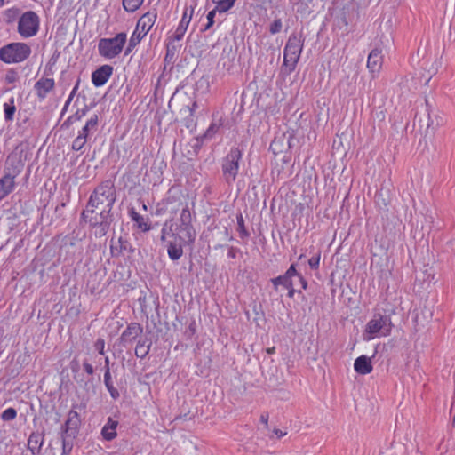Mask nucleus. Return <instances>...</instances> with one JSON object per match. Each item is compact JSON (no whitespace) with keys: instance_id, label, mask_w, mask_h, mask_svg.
I'll return each instance as SVG.
<instances>
[{"instance_id":"obj_34","label":"nucleus","mask_w":455,"mask_h":455,"mask_svg":"<svg viewBox=\"0 0 455 455\" xmlns=\"http://www.w3.org/2000/svg\"><path fill=\"white\" fill-rule=\"evenodd\" d=\"M87 140L84 137L77 135V137L72 142V149L75 151L81 150L85 145Z\"/></svg>"},{"instance_id":"obj_2","label":"nucleus","mask_w":455,"mask_h":455,"mask_svg":"<svg viewBox=\"0 0 455 455\" xmlns=\"http://www.w3.org/2000/svg\"><path fill=\"white\" fill-rule=\"evenodd\" d=\"M110 212L111 209H98L86 206L81 217L94 228V234L97 237H102L108 233L113 220Z\"/></svg>"},{"instance_id":"obj_9","label":"nucleus","mask_w":455,"mask_h":455,"mask_svg":"<svg viewBox=\"0 0 455 455\" xmlns=\"http://www.w3.org/2000/svg\"><path fill=\"white\" fill-rule=\"evenodd\" d=\"M242 158V151L238 148H232L229 153L223 158L222 173L225 181L232 184L239 172V162Z\"/></svg>"},{"instance_id":"obj_18","label":"nucleus","mask_w":455,"mask_h":455,"mask_svg":"<svg viewBox=\"0 0 455 455\" xmlns=\"http://www.w3.org/2000/svg\"><path fill=\"white\" fill-rule=\"evenodd\" d=\"M83 368L85 371V373L88 375L87 378L84 377V376H78V377H76V382L81 386L83 387L84 389H86L87 391L90 390L91 387H93V373H94V368L93 366L88 362V361H84L83 363Z\"/></svg>"},{"instance_id":"obj_36","label":"nucleus","mask_w":455,"mask_h":455,"mask_svg":"<svg viewBox=\"0 0 455 455\" xmlns=\"http://www.w3.org/2000/svg\"><path fill=\"white\" fill-rule=\"evenodd\" d=\"M439 66H440V63L437 60H435L432 64L431 68L427 70V76H426L425 82H424L425 84H427L428 82L430 81L431 77L437 72Z\"/></svg>"},{"instance_id":"obj_32","label":"nucleus","mask_w":455,"mask_h":455,"mask_svg":"<svg viewBox=\"0 0 455 455\" xmlns=\"http://www.w3.org/2000/svg\"><path fill=\"white\" fill-rule=\"evenodd\" d=\"M236 0H212L217 4L218 12L222 13L231 9Z\"/></svg>"},{"instance_id":"obj_21","label":"nucleus","mask_w":455,"mask_h":455,"mask_svg":"<svg viewBox=\"0 0 455 455\" xmlns=\"http://www.w3.org/2000/svg\"><path fill=\"white\" fill-rule=\"evenodd\" d=\"M355 371L359 374H369L372 371L371 358L366 355L357 357L354 363Z\"/></svg>"},{"instance_id":"obj_50","label":"nucleus","mask_w":455,"mask_h":455,"mask_svg":"<svg viewBox=\"0 0 455 455\" xmlns=\"http://www.w3.org/2000/svg\"><path fill=\"white\" fill-rule=\"evenodd\" d=\"M105 368H106V370L108 368H109V359H108V357L105 358Z\"/></svg>"},{"instance_id":"obj_45","label":"nucleus","mask_w":455,"mask_h":455,"mask_svg":"<svg viewBox=\"0 0 455 455\" xmlns=\"http://www.w3.org/2000/svg\"><path fill=\"white\" fill-rule=\"evenodd\" d=\"M295 277H298V279H299V283H300V284H301V287H302L304 290H305V289H307V281L304 279V277H303L301 275H299V273H298V275H296Z\"/></svg>"},{"instance_id":"obj_7","label":"nucleus","mask_w":455,"mask_h":455,"mask_svg":"<svg viewBox=\"0 0 455 455\" xmlns=\"http://www.w3.org/2000/svg\"><path fill=\"white\" fill-rule=\"evenodd\" d=\"M302 50L303 40L301 36L291 35L283 50V66L288 68L290 73L295 69Z\"/></svg>"},{"instance_id":"obj_25","label":"nucleus","mask_w":455,"mask_h":455,"mask_svg":"<svg viewBox=\"0 0 455 455\" xmlns=\"http://www.w3.org/2000/svg\"><path fill=\"white\" fill-rule=\"evenodd\" d=\"M99 124V117L97 115L92 116L86 122L85 125L79 131L78 135L84 137L85 140L88 139L91 132L96 131Z\"/></svg>"},{"instance_id":"obj_37","label":"nucleus","mask_w":455,"mask_h":455,"mask_svg":"<svg viewBox=\"0 0 455 455\" xmlns=\"http://www.w3.org/2000/svg\"><path fill=\"white\" fill-rule=\"evenodd\" d=\"M237 225H238V232L241 237H246L249 235V233L245 229L244 221L243 216L240 214L237 216Z\"/></svg>"},{"instance_id":"obj_56","label":"nucleus","mask_w":455,"mask_h":455,"mask_svg":"<svg viewBox=\"0 0 455 455\" xmlns=\"http://www.w3.org/2000/svg\"><path fill=\"white\" fill-rule=\"evenodd\" d=\"M171 212H174V209L173 208H170L169 210Z\"/></svg>"},{"instance_id":"obj_1","label":"nucleus","mask_w":455,"mask_h":455,"mask_svg":"<svg viewBox=\"0 0 455 455\" xmlns=\"http://www.w3.org/2000/svg\"><path fill=\"white\" fill-rule=\"evenodd\" d=\"M84 408V403L72 405V408L68 414V419L61 427V455H69L72 451L74 440L77 436L79 426L81 424V419L77 410H83Z\"/></svg>"},{"instance_id":"obj_52","label":"nucleus","mask_w":455,"mask_h":455,"mask_svg":"<svg viewBox=\"0 0 455 455\" xmlns=\"http://www.w3.org/2000/svg\"><path fill=\"white\" fill-rule=\"evenodd\" d=\"M197 108V104L196 102H194L193 105H192V109L191 111H193L194 109H196Z\"/></svg>"},{"instance_id":"obj_10","label":"nucleus","mask_w":455,"mask_h":455,"mask_svg":"<svg viewBox=\"0 0 455 455\" xmlns=\"http://www.w3.org/2000/svg\"><path fill=\"white\" fill-rule=\"evenodd\" d=\"M39 27V16L33 11H27L18 20L17 31L22 38H29L38 33Z\"/></svg>"},{"instance_id":"obj_29","label":"nucleus","mask_w":455,"mask_h":455,"mask_svg":"<svg viewBox=\"0 0 455 455\" xmlns=\"http://www.w3.org/2000/svg\"><path fill=\"white\" fill-rule=\"evenodd\" d=\"M104 384H105L108 391L109 392L111 397L114 399H116L119 396V392L113 385L109 368H108L107 371H105Z\"/></svg>"},{"instance_id":"obj_31","label":"nucleus","mask_w":455,"mask_h":455,"mask_svg":"<svg viewBox=\"0 0 455 455\" xmlns=\"http://www.w3.org/2000/svg\"><path fill=\"white\" fill-rule=\"evenodd\" d=\"M144 3V0H123V7L127 12H134Z\"/></svg>"},{"instance_id":"obj_55","label":"nucleus","mask_w":455,"mask_h":455,"mask_svg":"<svg viewBox=\"0 0 455 455\" xmlns=\"http://www.w3.org/2000/svg\"><path fill=\"white\" fill-rule=\"evenodd\" d=\"M452 425L455 427V416L453 417V419H452Z\"/></svg>"},{"instance_id":"obj_17","label":"nucleus","mask_w":455,"mask_h":455,"mask_svg":"<svg viewBox=\"0 0 455 455\" xmlns=\"http://www.w3.org/2000/svg\"><path fill=\"white\" fill-rule=\"evenodd\" d=\"M382 60L383 56L380 50L375 48L369 53L367 68L373 76L378 74L381 69Z\"/></svg>"},{"instance_id":"obj_46","label":"nucleus","mask_w":455,"mask_h":455,"mask_svg":"<svg viewBox=\"0 0 455 455\" xmlns=\"http://www.w3.org/2000/svg\"><path fill=\"white\" fill-rule=\"evenodd\" d=\"M260 421L267 427L268 424V414L264 413L260 416Z\"/></svg>"},{"instance_id":"obj_40","label":"nucleus","mask_w":455,"mask_h":455,"mask_svg":"<svg viewBox=\"0 0 455 455\" xmlns=\"http://www.w3.org/2000/svg\"><path fill=\"white\" fill-rule=\"evenodd\" d=\"M217 12H218V10H217V6H216L213 10H212L211 12H208V14H207L208 22L204 28V30L209 29L213 25L214 17H215V14Z\"/></svg>"},{"instance_id":"obj_47","label":"nucleus","mask_w":455,"mask_h":455,"mask_svg":"<svg viewBox=\"0 0 455 455\" xmlns=\"http://www.w3.org/2000/svg\"><path fill=\"white\" fill-rule=\"evenodd\" d=\"M288 290V297L289 298H293L295 292H296V290L293 288V285H291V288H286Z\"/></svg>"},{"instance_id":"obj_23","label":"nucleus","mask_w":455,"mask_h":455,"mask_svg":"<svg viewBox=\"0 0 455 455\" xmlns=\"http://www.w3.org/2000/svg\"><path fill=\"white\" fill-rule=\"evenodd\" d=\"M183 244H185L183 242H180L176 238L174 241L168 242L167 253L172 260L175 261L181 258L183 255Z\"/></svg>"},{"instance_id":"obj_35","label":"nucleus","mask_w":455,"mask_h":455,"mask_svg":"<svg viewBox=\"0 0 455 455\" xmlns=\"http://www.w3.org/2000/svg\"><path fill=\"white\" fill-rule=\"evenodd\" d=\"M87 111V108L78 109L74 115L68 118V121L70 123L80 121L86 115Z\"/></svg>"},{"instance_id":"obj_22","label":"nucleus","mask_w":455,"mask_h":455,"mask_svg":"<svg viewBox=\"0 0 455 455\" xmlns=\"http://www.w3.org/2000/svg\"><path fill=\"white\" fill-rule=\"evenodd\" d=\"M221 125L222 124L220 120L218 122H212L202 136L196 137L195 139L194 146L199 148L202 145L203 140L212 139L214 135L220 131Z\"/></svg>"},{"instance_id":"obj_51","label":"nucleus","mask_w":455,"mask_h":455,"mask_svg":"<svg viewBox=\"0 0 455 455\" xmlns=\"http://www.w3.org/2000/svg\"><path fill=\"white\" fill-rule=\"evenodd\" d=\"M275 347H269V348H267V352L268 354H273V353H275Z\"/></svg>"},{"instance_id":"obj_33","label":"nucleus","mask_w":455,"mask_h":455,"mask_svg":"<svg viewBox=\"0 0 455 455\" xmlns=\"http://www.w3.org/2000/svg\"><path fill=\"white\" fill-rule=\"evenodd\" d=\"M17 416V411L14 408H8L1 413V419L4 421L13 420Z\"/></svg>"},{"instance_id":"obj_28","label":"nucleus","mask_w":455,"mask_h":455,"mask_svg":"<svg viewBox=\"0 0 455 455\" xmlns=\"http://www.w3.org/2000/svg\"><path fill=\"white\" fill-rule=\"evenodd\" d=\"M4 119L6 122H12L16 112L14 98L12 97L4 104Z\"/></svg>"},{"instance_id":"obj_24","label":"nucleus","mask_w":455,"mask_h":455,"mask_svg":"<svg viewBox=\"0 0 455 455\" xmlns=\"http://www.w3.org/2000/svg\"><path fill=\"white\" fill-rule=\"evenodd\" d=\"M118 422L116 420L112 419L111 418L108 419V422L101 429V435L103 438L107 441H112L116 436V427Z\"/></svg>"},{"instance_id":"obj_14","label":"nucleus","mask_w":455,"mask_h":455,"mask_svg":"<svg viewBox=\"0 0 455 455\" xmlns=\"http://www.w3.org/2000/svg\"><path fill=\"white\" fill-rule=\"evenodd\" d=\"M296 275H298V272L295 268V266L292 264L283 275L273 278L271 282L275 289H277L279 285L284 287L285 289L291 288V285H293L292 278Z\"/></svg>"},{"instance_id":"obj_16","label":"nucleus","mask_w":455,"mask_h":455,"mask_svg":"<svg viewBox=\"0 0 455 455\" xmlns=\"http://www.w3.org/2000/svg\"><path fill=\"white\" fill-rule=\"evenodd\" d=\"M17 173L13 172H6L0 179V200L6 197L9 194H11L15 188V177Z\"/></svg>"},{"instance_id":"obj_54","label":"nucleus","mask_w":455,"mask_h":455,"mask_svg":"<svg viewBox=\"0 0 455 455\" xmlns=\"http://www.w3.org/2000/svg\"><path fill=\"white\" fill-rule=\"evenodd\" d=\"M4 4V0H0V7H2Z\"/></svg>"},{"instance_id":"obj_44","label":"nucleus","mask_w":455,"mask_h":455,"mask_svg":"<svg viewBox=\"0 0 455 455\" xmlns=\"http://www.w3.org/2000/svg\"><path fill=\"white\" fill-rule=\"evenodd\" d=\"M139 44H132V37L129 39L128 46L125 49V55H128Z\"/></svg>"},{"instance_id":"obj_42","label":"nucleus","mask_w":455,"mask_h":455,"mask_svg":"<svg viewBox=\"0 0 455 455\" xmlns=\"http://www.w3.org/2000/svg\"><path fill=\"white\" fill-rule=\"evenodd\" d=\"M319 263H320V252H318L316 256L312 257L308 260V264H309L310 267L313 269L318 268Z\"/></svg>"},{"instance_id":"obj_39","label":"nucleus","mask_w":455,"mask_h":455,"mask_svg":"<svg viewBox=\"0 0 455 455\" xmlns=\"http://www.w3.org/2000/svg\"><path fill=\"white\" fill-rule=\"evenodd\" d=\"M18 77L17 71L11 69L5 75V82L7 84H14L18 80Z\"/></svg>"},{"instance_id":"obj_4","label":"nucleus","mask_w":455,"mask_h":455,"mask_svg":"<svg viewBox=\"0 0 455 455\" xmlns=\"http://www.w3.org/2000/svg\"><path fill=\"white\" fill-rule=\"evenodd\" d=\"M31 54V48L26 43H11L0 49V60L4 63H20Z\"/></svg>"},{"instance_id":"obj_41","label":"nucleus","mask_w":455,"mask_h":455,"mask_svg":"<svg viewBox=\"0 0 455 455\" xmlns=\"http://www.w3.org/2000/svg\"><path fill=\"white\" fill-rule=\"evenodd\" d=\"M78 86H79V81L76 83V84L75 85V87L73 88V90L71 91L68 98L67 99L66 102H65V105H64V108H63V111H66L68 107L69 106V104L71 103L74 96L76 95V92H77V89H78Z\"/></svg>"},{"instance_id":"obj_8","label":"nucleus","mask_w":455,"mask_h":455,"mask_svg":"<svg viewBox=\"0 0 455 455\" xmlns=\"http://www.w3.org/2000/svg\"><path fill=\"white\" fill-rule=\"evenodd\" d=\"M391 320L387 315H376L367 323L364 333V340H371L377 336H387L391 331Z\"/></svg>"},{"instance_id":"obj_43","label":"nucleus","mask_w":455,"mask_h":455,"mask_svg":"<svg viewBox=\"0 0 455 455\" xmlns=\"http://www.w3.org/2000/svg\"><path fill=\"white\" fill-rule=\"evenodd\" d=\"M94 347L100 355H104L105 342L102 339H98L94 344Z\"/></svg>"},{"instance_id":"obj_27","label":"nucleus","mask_w":455,"mask_h":455,"mask_svg":"<svg viewBox=\"0 0 455 455\" xmlns=\"http://www.w3.org/2000/svg\"><path fill=\"white\" fill-rule=\"evenodd\" d=\"M174 222L172 219L167 220L161 229V241L166 242L169 236L176 238V232L173 230Z\"/></svg>"},{"instance_id":"obj_6","label":"nucleus","mask_w":455,"mask_h":455,"mask_svg":"<svg viewBox=\"0 0 455 455\" xmlns=\"http://www.w3.org/2000/svg\"><path fill=\"white\" fill-rule=\"evenodd\" d=\"M174 225H176V239L188 244L194 243L196 234L191 224V213L188 206L182 205L180 218Z\"/></svg>"},{"instance_id":"obj_53","label":"nucleus","mask_w":455,"mask_h":455,"mask_svg":"<svg viewBox=\"0 0 455 455\" xmlns=\"http://www.w3.org/2000/svg\"><path fill=\"white\" fill-rule=\"evenodd\" d=\"M7 12H8V13H10V12H13V13H15V12H16V10H14V9H9V10H7Z\"/></svg>"},{"instance_id":"obj_38","label":"nucleus","mask_w":455,"mask_h":455,"mask_svg":"<svg viewBox=\"0 0 455 455\" xmlns=\"http://www.w3.org/2000/svg\"><path fill=\"white\" fill-rule=\"evenodd\" d=\"M282 28H283V23H282L281 19H276L273 21V23H271L270 28H269V32L272 35H275L282 30Z\"/></svg>"},{"instance_id":"obj_30","label":"nucleus","mask_w":455,"mask_h":455,"mask_svg":"<svg viewBox=\"0 0 455 455\" xmlns=\"http://www.w3.org/2000/svg\"><path fill=\"white\" fill-rule=\"evenodd\" d=\"M151 342L140 340L135 347V355L137 357L144 358L150 350Z\"/></svg>"},{"instance_id":"obj_19","label":"nucleus","mask_w":455,"mask_h":455,"mask_svg":"<svg viewBox=\"0 0 455 455\" xmlns=\"http://www.w3.org/2000/svg\"><path fill=\"white\" fill-rule=\"evenodd\" d=\"M55 82L52 78H40L35 84V90L39 99H44L47 94L54 88Z\"/></svg>"},{"instance_id":"obj_13","label":"nucleus","mask_w":455,"mask_h":455,"mask_svg":"<svg viewBox=\"0 0 455 455\" xmlns=\"http://www.w3.org/2000/svg\"><path fill=\"white\" fill-rule=\"evenodd\" d=\"M113 74V68L103 65L92 74V82L96 87L104 85Z\"/></svg>"},{"instance_id":"obj_5","label":"nucleus","mask_w":455,"mask_h":455,"mask_svg":"<svg viewBox=\"0 0 455 455\" xmlns=\"http://www.w3.org/2000/svg\"><path fill=\"white\" fill-rule=\"evenodd\" d=\"M127 41V35L120 32L111 38H101L98 44L99 54L106 59H114L123 51Z\"/></svg>"},{"instance_id":"obj_49","label":"nucleus","mask_w":455,"mask_h":455,"mask_svg":"<svg viewBox=\"0 0 455 455\" xmlns=\"http://www.w3.org/2000/svg\"><path fill=\"white\" fill-rule=\"evenodd\" d=\"M228 256L231 259H235V249L234 248H230L229 251H228Z\"/></svg>"},{"instance_id":"obj_20","label":"nucleus","mask_w":455,"mask_h":455,"mask_svg":"<svg viewBox=\"0 0 455 455\" xmlns=\"http://www.w3.org/2000/svg\"><path fill=\"white\" fill-rule=\"evenodd\" d=\"M44 435L38 432H33L28 439V449L32 455H39L44 444Z\"/></svg>"},{"instance_id":"obj_3","label":"nucleus","mask_w":455,"mask_h":455,"mask_svg":"<svg viewBox=\"0 0 455 455\" xmlns=\"http://www.w3.org/2000/svg\"><path fill=\"white\" fill-rule=\"evenodd\" d=\"M116 199V188L110 180L102 181L98 185L92 195L86 206L98 209H111Z\"/></svg>"},{"instance_id":"obj_12","label":"nucleus","mask_w":455,"mask_h":455,"mask_svg":"<svg viewBox=\"0 0 455 455\" xmlns=\"http://www.w3.org/2000/svg\"><path fill=\"white\" fill-rule=\"evenodd\" d=\"M188 8H186L183 12V15H182L181 20L180 21L179 26L175 29L172 36H171L169 37L168 51L170 50L171 43L175 42V41H180L183 38V36L187 31L188 26L191 20L193 9H191L189 14L188 13Z\"/></svg>"},{"instance_id":"obj_15","label":"nucleus","mask_w":455,"mask_h":455,"mask_svg":"<svg viewBox=\"0 0 455 455\" xmlns=\"http://www.w3.org/2000/svg\"><path fill=\"white\" fill-rule=\"evenodd\" d=\"M142 331L143 328L140 323H130L120 337L121 343H123L124 346L132 343Z\"/></svg>"},{"instance_id":"obj_11","label":"nucleus","mask_w":455,"mask_h":455,"mask_svg":"<svg viewBox=\"0 0 455 455\" xmlns=\"http://www.w3.org/2000/svg\"><path fill=\"white\" fill-rule=\"evenodd\" d=\"M157 18L156 10L144 13L138 20L132 34V44H140L142 38L149 32Z\"/></svg>"},{"instance_id":"obj_26","label":"nucleus","mask_w":455,"mask_h":455,"mask_svg":"<svg viewBox=\"0 0 455 455\" xmlns=\"http://www.w3.org/2000/svg\"><path fill=\"white\" fill-rule=\"evenodd\" d=\"M129 213L132 220L136 223L137 227L140 230L146 232L150 229V226L146 220V219L143 216H141L139 212H137L133 208L130 210Z\"/></svg>"},{"instance_id":"obj_48","label":"nucleus","mask_w":455,"mask_h":455,"mask_svg":"<svg viewBox=\"0 0 455 455\" xmlns=\"http://www.w3.org/2000/svg\"><path fill=\"white\" fill-rule=\"evenodd\" d=\"M274 432L277 435L278 438L284 436L286 435V433L282 431L281 429H275Z\"/></svg>"}]
</instances>
